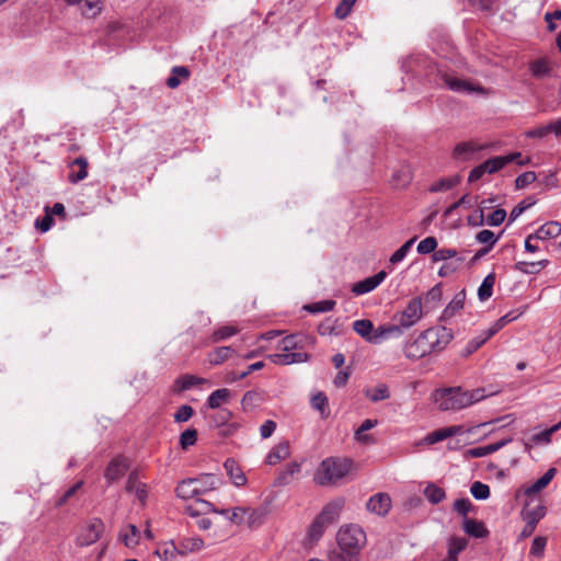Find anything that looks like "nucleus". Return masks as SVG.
<instances>
[{
    "mask_svg": "<svg viewBox=\"0 0 561 561\" xmlns=\"http://www.w3.org/2000/svg\"><path fill=\"white\" fill-rule=\"evenodd\" d=\"M484 398L483 390L477 389L472 391L462 390L461 388H448L436 392L435 401L442 411H458Z\"/></svg>",
    "mask_w": 561,
    "mask_h": 561,
    "instance_id": "nucleus-1",
    "label": "nucleus"
},
{
    "mask_svg": "<svg viewBox=\"0 0 561 561\" xmlns=\"http://www.w3.org/2000/svg\"><path fill=\"white\" fill-rule=\"evenodd\" d=\"M353 468V462L346 458L329 457L320 463L314 474V481L319 485L337 484Z\"/></svg>",
    "mask_w": 561,
    "mask_h": 561,
    "instance_id": "nucleus-2",
    "label": "nucleus"
},
{
    "mask_svg": "<svg viewBox=\"0 0 561 561\" xmlns=\"http://www.w3.org/2000/svg\"><path fill=\"white\" fill-rule=\"evenodd\" d=\"M337 547L343 550L354 551L359 554V551L366 545L367 538L363 528L358 525L350 524L340 528L336 535Z\"/></svg>",
    "mask_w": 561,
    "mask_h": 561,
    "instance_id": "nucleus-3",
    "label": "nucleus"
},
{
    "mask_svg": "<svg viewBox=\"0 0 561 561\" xmlns=\"http://www.w3.org/2000/svg\"><path fill=\"white\" fill-rule=\"evenodd\" d=\"M423 316V299L422 297H414L408 302L407 307L402 311H399L393 316L392 321L399 322L401 327L409 330L419 323Z\"/></svg>",
    "mask_w": 561,
    "mask_h": 561,
    "instance_id": "nucleus-4",
    "label": "nucleus"
},
{
    "mask_svg": "<svg viewBox=\"0 0 561 561\" xmlns=\"http://www.w3.org/2000/svg\"><path fill=\"white\" fill-rule=\"evenodd\" d=\"M493 146L488 142H478L476 140H468L458 142L453 149L451 156L455 160L466 162L479 158V153L483 150H489Z\"/></svg>",
    "mask_w": 561,
    "mask_h": 561,
    "instance_id": "nucleus-5",
    "label": "nucleus"
},
{
    "mask_svg": "<svg viewBox=\"0 0 561 561\" xmlns=\"http://www.w3.org/2000/svg\"><path fill=\"white\" fill-rule=\"evenodd\" d=\"M514 157L497 156L485 160L473 168L468 176L469 182L479 181L484 174H494L501 171L505 165L513 162Z\"/></svg>",
    "mask_w": 561,
    "mask_h": 561,
    "instance_id": "nucleus-6",
    "label": "nucleus"
},
{
    "mask_svg": "<svg viewBox=\"0 0 561 561\" xmlns=\"http://www.w3.org/2000/svg\"><path fill=\"white\" fill-rule=\"evenodd\" d=\"M103 531L104 523L100 518H93L80 529L77 545L80 547L91 546L100 539Z\"/></svg>",
    "mask_w": 561,
    "mask_h": 561,
    "instance_id": "nucleus-7",
    "label": "nucleus"
},
{
    "mask_svg": "<svg viewBox=\"0 0 561 561\" xmlns=\"http://www.w3.org/2000/svg\"><path fill=\"white\" fill-rule=\"evenodd\" d=\"M443 81L445 85L457 93L462 94H488V90L483 88L482 85L476 84L469 80L460 79L458 77L451 76V75H444Z\"/></svg>",
    "mask_w": 561,
    "mask_h": 561,
    "instance_id": "nucleus-8",
    "label": "nucleus"
},
{
    "mask_svg": "<svg viewBox=\"0 0 561 561\" xmlns=\"http://www.w3.org/2000/svg\"><path fill=\"white\" fill-rule=\"evenodd\" d=\"M425 336L432 343L434 352H440L451 342L454 333L446 327H436L425 330Z\"/></svg>",
    "mask_w": 561,
    "mask_h": 561,
    "instance_id": "nucleus-9",
    "label": "nucleus"
},
{
    "mask_svg": "<svg viewBox=\"0 0 561 561\" xmlns=\"http://www.w3.org/2000/svg\"><path fill=\"white\" fill-rule=\"evenodd\" d=\"M431 344L432 343H430L428 337L425 336V331H423L412 343L405 346L404 355L410 359L422 358L434 353Z\"/></svg>",
    "mask_w": 561,
    "mask_h": 561,
    "instance_id": "nucleus-10",
    "label": "nucleus"
},
{
    "mask_svg": "<svg viewBox=\"0 0 561 561\" xmlns=\"http://www.w3.org/2000/svg\"><path fill=\"white\" fill-rule=\"evenodd\" d=\"M561 428V421L543 431L531 434L529 437L523 439V445L526 451H529L533 447L548 445L551 442V436Z\"/></svg>",
    "mask_w": 561,
    "mask_h": 561,
    "instance_id": "nucleus-11",
    "label": "nucleus"
},
{
    "mask_svg": "<svg viewBox=\"0 0 561 561\" xmlns=\"http://www.w3.org/2000/svg\"><path fill=\"white\" fill-rule=\"evenodd\" d=\"M387 273L385 271H380L374 276L367 277L360 282H357L353 285L352 291L356 296H360L364 294H368L377 288L386 278Z\"/></svg>",
    "mask_w": 561,
    "mask_h": 561,
    "instance_id": "nucleus-12",
    "label": "nucleus"
},
{
    "mask_svg": "<svg viewBox=\"0 0 561 561\" xmlns=\"http://www.w3.org/2000/svg\"><path fill=\"white\" fill-rule=\"evenodd\" d=\"M128 470V463L124 457H115L113 458L104 473V477L108 484L117 481L122 477L125 476Z\"/></svg>",
    "mask_w": 561,
    "mask_h": 561,
    "instance_id": "nucleus-13",
    "label": "nucleus"
},
{
    "mask_svg": "<svg viewBox=\"0 0 561 561\" xmlns=\"http://www.w3.org/2000/svg\"><path fill=\"white\" fill-rule=\"evenodd\" d=\"M344 505L345 500L343 497L334 499L323 507L318 517L328 525L333 524L339 519Z\"/></svg>",
    "mask_w": 561,
    "mask_h": 561,
    "instance_id": "nucleus-14",
    "label": "nucleus"
},
{
    "mask_svg": "<svg viewBox=\"0 0 561 561\" xmlns=\"http://www.w3.org/2000/svg\"><path fill=\"white\" fill-rule=\"evenodd\" d=\"M366 507L371 513L385 516L391 508V499L387 493H377L368 500Z\"/></svg>",
    "mask_w": 561,
    "mask_h": 561,
    "instance_id": "nucleus-15",
    "label": "nucleus"
},
{
    "mask_svg": "<svg viewBox=\"0 0 561 561\" xmlns=\"http://www.w3.org/2000/svg\"><path fill=\"white\" fill-rule=\"evenodd\" d=\"M270 359L276 365H290L304 363L308 359V354L302 352L283 351L282 353L271 354Z\"/></svg>",
    "mask_w": 561,
    "mask_h": 561,
    "instance_id": "nucleus-16",
    "label": "nucleus"
},
{
    "mask_svg": "<svg viewBox=\"0 0 561 561\" xmlns=\"http://www.w3.org/2000/svg\"><path fill=\"white\" fill-rule=\"evenodd\" d=\"M463 531L477 539L486 538L490 535L489 529L482 520L465 517L462 520Z\"/></svg>",
    "mask_w": 561,
    "mask_h": 561,
    "instance_id": "nucleus-17",
    "label": "nucleus"
},
{
    "mask_svg": "<svg viewBox=\"0 0 561 561\" xmlns=\"http://www.w3.org/2000/svg\"><path fill=\"white\" fill-rule=\"evenodd\" d=\"M224 468H225L227 474L229 476L231 482L236 486L240 488V486H244L247 484L248 479H247L244 472L242 471L241 467L234 459H232V458L226 459V461L224 462Z\"/></svg>",
    "mask_w": 561,
    "mask_h": 561,
    "instance_id": "nucleus-18",
    "label": "nucleus"
},
{
    "mask_svg": "<svg viewBox=\"0 0 561 561\" xmlns=\"http://www.w3.org/2000/svg\"><path fill=\"white\" fill-rule=\"evenodd\" d=\"M88 176V160L83 157L76 158L69 163L68 179L71 183H78Z\"/></svg>",
    "mask_w": 561,
    "mask_h": 561,
    "instance_id": "nucleus-19",
    "label": "nucleus"
},
{
    "mask_svg": "<svg viewBox=\"0 0 561 561\" xmlns=\"http://www.w3.org/2000/svg\"><path fill=\"white\" fill-rule=\"evenodd\" d=\"M126 490L134 493L141 504H145L148 497V486L139 481L136 472H131L126 483Z\"/></svg>",
    "mask_w": 561,
    "mask_h": 561,
    "instance_id": "nucleus-20",
    "label": "nucleus"
},
{
    "mask_svg": "<svg viewBox=\"0 0 561 561\" xmlns=\"http://www.w3.org/2000/svg\"><path fill=\"white\" fill-rule=\"evenodd\" d=\"M466 299V293L465 290L458 291L453 300L447 305V307L444 309L440 319L443 321H447L450 318H453L460 309L463 308Z\"/></svg>",
    "mask_w": 561,
    "mask_h": 561,
    "instance_id": "nucleus-21",
    "label": "nucleus"
},
{
    "mask_svg": "<svg viewBox=\"0 0 561 561\" xmlns=\"http://www.w3.org/2000/svg\"><path fill=\"white\" fill-rule=\"evenodd\" d=\"M197 479L190 478L179 483L175 489L176 495L183 500H190L198 496L196 484Z\"/></svg>",
    "mask_w": 561,
    "mask_h": 561,
    "instance_id": "nucleus-22",
    "label": "nucleus"
},
{
    "mask_svg": "<svg viewBox=\"0 0 561 561\" xmlns=\"http://www.w3.org/2000/svg\"><path fill=\"white\" fill-rule=\"evenodd\" d=\"M536 240H549L561 234V224L549 221L542 225L535 233Z\"/></svg>",
    "mask_w": 561,
    "mask_h": 561,
    "instance_id": "nucleus-23",
    "label": "nucleus"
},
{
    "mask_svg": "<svg viewBox=\"0 0 561 561\" xmlns=\"http://www.w3.org/2000/svg\"><path fill=\"white\" fill-rule=\"evenodd\" d=\"M231 394V390L227 388L217 389L208 396L206 405L213 410L219 409L222 403H227L230 400Z\"/></svg>",
    "mask_w": 561,
    "mask_h": 561,
    "instance_id": "nucleus-24",
    "label": "nucleus"
},
{
    "mask_svg": "<svg viewBox=\"0 0 561 561\" xmlns=\"http://www.w3.org/2000/svg\"><path fill=\"white\" fill-rule=\"evenodd\" d=\"M289 454L288 443H279L267 454L265 462L270 466H274L279 461L288 458Z\"/></svg>",
    "mask_w": 561,
    "mask_h": 561,
    "instance_id": "nucleus-25",
    "label": "nucleus"
},
{
    "mask_svg": "<svg viewBox=\"0 0 561 561\" xmlns=\"http://www.w3.org/2000/svg\"><path fill=\"white\" fill-rule=\"evenodd\" d=\"M557 469L550 468L548 469L542 477H540L538 480H536L531 485L527 486L525 489V494L527 495H534L540 492L542 489H545L553 479L556 476Z\"/></svg>",
    "mask_w": 561,
    "mask_h": 561,
    "instance_id": "nucleus-26",
    "label": "nucleus"
},
{
    "mask_svg": "<svg viewBox=\"0 0 561 561\" xmlns=\"http://www.w3.org/2000/svg\"><path fill=\"white\" fill-rule=\"evenodd\" d=\"M529 71L536 79L549 77L552 69L547 58H539L529 65Z\"/></svg>",
    "mask_w": 561,
    "mask_h": 561,
    "instance_id": "nucleus-27",
    "label": "nucleus"
},
{
    "mask_svg": "<svg viewBox=\"0 0 561 561\" xmlns=\"http://www.w3.org/2000/svg\"><path fill=\"white\" fill-rule=\"evenodd\" d=\"M468 546V540L463 537H450L447 541V557L458 561V556Z\"/></svg>",
    "mask_w": 561,
    "mask_h": 561,
    "instance_id": "nucleus-28",
    "label": "nucleus"
},
{
    "mask_svg": "<svg viewBox=\"0 0 561 561\" xmlns=\"http://www.w3.org/2000/svg\"><path fill=\"white\" fill-rule=\"evenodd\" d=\"M196 479L198 481V483L196 484L198 495L217 489L221 482L220 479L215 474H204Z\"/></svg>",
    "mask_w": 561,
    "mask_h": 561,
    "instance_id": "nucleus-29",
    "label": "nucleus"
},
{
    "mask_svg": "<svg viewBox=\"0 0 561 561\" xmlns=\"http://www.w3.org/2000/svg\"><path fill=\"white\" fill-rule=\"evenodd\" d=\"M204 382V378L194 375H183L175 380L174 391L182 392Z\"/></svg>",
    "mask_w": 561,
    "mask_h": 561,
    "instance_id": "nucleus-30",
    "label": "nucleus"
},
{
    "mask_svg": "<svg viewBox=\"0 0 561 561\" xmlns=\"http://www.w3.org/2000/svg\"><path fill=\"white\" fill-rule=\"evenodd\" d=\"M365 397L371 402H379L390 398V391L386 383H379L374 388L364 390Z\"/></svg>",
    "mask_w": 561,
    "mask_h": 561,
    "instance_id": "nucleus-31",
    "label": "nucleus"
},
{
    "mask_svg": "<svg viewBox=\"0 0 561 561\" xmlns=\"http://www.w3.org/2000/svg\"><path fill=\"white\" fill-rule=\"evenodd\" d=\"M190 71L186 67L183 66H175L172 68L170 77L167 79V85L170 89L178 88L182 80L188 79Z\"/></svg>",
    "mask_w": 561,
    "mask_h": 561,
    "instance_id": "nucleus-32",
    "label": "nucleus"
},
{
    "mask_svg": "<svg viewBox=\"0 0 561 561\" xmlns=\"http://www.w3.org/2000/svg\"><path fill=\"white\" fill-rule=\"evenodd\" d=\"M203 546H204V541L202 538L187 537V538H183L181 540L180 546L176 549L179 550V552L181 554H186V553H191V552L201 550L203 548Z\"/></svg>",
    "mask_w": 561,
    "mask_h": 561,
    "instance_id": "nucleus-33",
    "label": "nucleus"
},
{
    "mask_svg": "<svg viewBox=\"0 0 561 561\" xmlns=\"http://www.w3.org/2000/svg\"><path fill=\"white\" fill-rule=\"evenodd\" d=\"M300 470H301L300 463H298L296 461L288 463L286 469L283 472H280L278 474V477L276 478V484L282 485V486L289 484L291 481V478L296 473H299Z\"/></svg>",
    "mask_w": 561,
    "mask_h": 561,
    "instance_id": "nucleus-34",
    "label": "nucleus"
},
{
    "mask_svg": "<svg viewBox=\"0 0 561 561\" xmlns=\"http://www.w3.org/2000/svg\"><path fill=\"white\" fill-rule=\"evenodd\" d=\"M495 284V275L490 273L484 277L478 288V297L481 301L488 300L493 294V286Z\"/></svg>",
    "mask_w": 561,
    "mask_h": 561,
    "instance_id": "nucleus-35",
    "label": "nucleus"
},
{
    "mask_svg": "<svg viewBox=\"0 0 561 561\" xmlns=\"http://www.w3.org/2000/svg\"><path fill=\"white\" fill-rule=\"evenodd\" d=\"M424 495L432 504H438L446 497L444 489L436 485L435 483H428L425 486Z\"/></svg>",
    "mask_w": 561,
    "mask_h": 561,
    "instance_id": "nucleus-36",
    "label": "nucleus"
},
{
    "mask_svg": "<svg viewBox=\"0 0 561 561\" xmlns=\"http://www.w3.org/2000/svg\"><path fill=\"white\" fill-rule=\"evenodd\" d=\"M233 353V348L230 346H220L215 348L208 354V360L211 365H220L225 360H227L231 354Z\"/></svg>",
    "mask_w": 561,
    "mask_h": 561,
    "instance_id": "nucleus-37",
    "label": "nucleus"
},
{
    "mask_svg": "<svg viewBox=\"0 0 561 561\" xmlns=\"http://www.w3.org/2000/svg\"><path fill=\"white\" fill-rule=\"evenodd\" d=\"M459 182H460L459 175H455L451 178H444V179H440V180L436 181L435 183H433L430 186V192H432V193L446 192V191H449L453 187H455Z\"/></svg>",
    "mask_w": 561,
    "mask_h": 561,
    "instance_id": "nucleus-38",
    "label": "nucleus"
},
{
    "mask_svg": "<svg viewBox=\"0 0 561 561\" xmlns=\"http://www.w3.org/2000/svg\"><path fill=\"white\" fill-rule=\"evenodd\" d=\"M476 239L478 242L486 244V247L481 251L482 254H485L494 247L499 237H496L493 231L484 229L477 233Z\"/></svg>",
    "mask_w": 561,
    "mask_h": 561,
    "instance_id": "nucleus-39",
    "label": "nucleus"
},
{
    "mask_svg": "<svg viewBox=\"0 0 561 561\" xmlns=\"http://www.w3.org/2000/svg\"><path fill=\"white\" fill-rule=\"evenodd\" d=\"M239 331L240 329L234 325H224L214 331V333L210 336V340L214 343L225 341L238 334Z\"/></svg>",
    "mask_w": 561,
    "mask_h": 561,
    "instance_id": "nucleus-40",
    "label": "nucleus"
},
{
    "mask_svg": "<svg viewBox=\"0 0 561 561\" xmlns=\"http://www.w3.org/2000/svg\"><path fill=\"white\" fill-rule=\"evenodd\" d=\"M374 324L370 320L362 319L353 322V330L367 342L373 334Z\"/></svg>",
    "mask_w": 561,
    "mask_h": 561,
    "instance_id": "nucleus-41",
    "label": "nucleus"
},
{
    "mask_svg": "<svg viewBox=\"0 0 561 561\" xmlns=\"http://www.w3.org/2000/svg\"><path fill=\"white\" fill-rule=\"evenodd\" d=\"M546 507L537 505L536 507L523 512V519L537 526V524L545 517Z\"/></svg>",
    "mask_w": 561,
    "mask_h": 561,
    "instance_id": "nucleus-42",
    "label": "nucleus"
},
{
    "mask_svg": "<svg viewBox=\"0 0 561 561\" xmlns=\"http://www.w3.org/2000/svg\"><path fill=\"white\" fill-rule=\"evenodd\" d=\"M121 536L126 547H135L140 541V530L135 525H128L127 530Z\"/></svg>",
    "mask_w": 561,
    "mask_h": 561,
    "instance_id": "nucleus-43",
    "label": "nucleus"
},
{
    "mask_svg": "<svg viewBox=\"0 0 561 561\" xmlns=\"http://www.w3.org/2000/svg\"><path fill=\"white\" fill-rule=\"evenodd\" d=\"M416 241V237L404 242L389 259L390 264L396 265L402 262L410 250L412 249L414 242Z\"/></svg>",
    "mask_w": 561,
    "mask_h": 561,
    "instance_id": "nucleus-44",
    "label": "nucleus"
},
{
    "mask_svg": "<svg viewBox=\"0 0 561 561\" xmlns=\"http://www.w3.org/2000/svg\"><path fill=\"white\" fill-rule=\"evenodd\" d=\"M335 305L336 302L334 300L328 299L306 305L304 308L310 313H321L331 311Z\"/></svg>",
    "mask_w": 561,
    "mask_h": 561,
    "instance_id": "nucleus-45",
    "label": "nucleus"
},
{
    "mask_svg": "<svg viewBox=\"0 0 561 561\" xmlns=\"http://www.w3.org/2000/svg\"><path fill=\"white\" fill-rule=\"evenodd\" d=\"M262 397L261 393L255 390L247 391L242 399H241V405L244 411L251 410L259 405Z\"/></svg>",
    "mask_w": 561,
    "mask_h": 561,
    "instance_id": "nucleus-46",
    "label": "nucleus"
},
{
    "mask_svg": "<svg viewBox=\"0 0 561 561\" xmlns=\"http://www.w3.org/2000/svg\"><path fill=\"white\" fill-rule=\"evenodd\" d=\"M489 339H491V336H489L486 330L481 332L478 336L473 337L467 343L465 347V354L470 355L478 351Z\"/></svg>",
    "mask_w": 561,
    "mask_h": 561,
    "instance_id": "nucleus-47",
    "label": "nucleus"
},
{
    "mask_svg": "<svg viewBox=\"0 0 561 561\" xmlns=\"http://www.w3.org/2000/svg\"><path fill=\"white\" fill-rule=\"evenodd\" d=\"M264 367V362H256L248 366L247 370H243L240 374L231 373L227 377V382H234L241 379H244L251 373L260 370Z\"/></svg>",
    "mask_w": 561,
    "mask_h": 561,
    "instance_id": "nucleus-48",
    "label": "nucleus"
},
{
    "mask_svg": "<svg viewBox=\"0 0 561 561\" xmlns=\"http://www.w3.org/2000/svg\"><path fill=\"white\" fill-rule=\"evenodd\" d=\"M196 505L199 507H187V512L193 517H198L201 514H206L208 512H217V508H215V506L211 503L204 500H197Z\"/></svg>",
    "mask_w": 561,
    "mask_h": 561,
    "instance_id": "nucleus-49",
    "label": "nucleus"
},
{
    "mask_svg": "<svg viewBox=\"0 0 561 561\" xmlns=\"http://www.w3.org/2000/svg\"><path fill=\"white\" fill-rule=\"evenodd\" d=\"M311 405L314 410L321 413L322 417H327L329 412L327 411L328 398L323 392H318L311 399Z\"/></svg>",
    "mask_w": 561,
    "mask_h": 561,
    "instance_id": "nucleus-50",
    "label": "nucleus"
},
{
    "mask_svg": "<svg viewBox=\"0 0 561 561\" xmlns=\"http://www.w3.org/2000/svg\"><path fill=\"white\" fill-rule=\"evenodd\" d=\"M470 492L476 500H486L490 496V488L480 481H476L471 484Z\"/></svg>",
    "mask_w": 561,
    "mask_h": 561,
    "instance_id": "nucleus-51",
    "label": "nucleus"
},
{
    "mask_svg": "<svg viewBox=\"0 0 561 561\" xmlns=\"http://www.w3.org/2000/svg\"><path fill=\"white\" fill-rule=\"evenodd\" d=\"M358 556L354 551L343 550L341 548H337L336 550H333L330 554L331 561H358Z\"/></svg>",
    "mask_w": 561,
    "mask_h": 561,
    "instance_id": "nucleus-52",
    "label": "nucleus"
},
{
    "mask_svg": "<svg viewBox=\"0 0 561 561\" xmlns=\"http://www.w3.org/2000/svg\"><path fill=\"white\" fill-rule=\"evenodd\" d=\"M547 546V538L543 536H537L534 538L529 553L535 558L543 557L545 549Z\"/></svg>",
    "mask_w": 561,
    "mask_h": 561,
    "instance_id": "nucleus-53",
    "label": "nucleus"
},
{
    "mask_svg": "<svg viewBox=\"0 0 561 561\" xmlns=\"http://www.w3.org/2000/svg\"><path fill=\"white\" fill-rule=\"evenodd\" d=\"M82 12L87 18H93L101 11L100 0H82Z\"/></svg>",
    "mask_w": 561,
    "mask_h": 561,
    "instance_id": "nucleus-54",
    "label": "nucleus"
},
{
    "mask_svg": "<svg viewBox=\"0 0 561 561\" xmlns=\"http://www.w3.org/2000/svg\"><path fill=\"white\" fill-rule=\"evenodd\" d=\"M437 248V240L434 237H427L420 241L417 244V252L420 254H430L434 253Z\"/></svg>",
    "mask_w": 561,
    "mask_h": 561,
    "instance_id": "nucleus-55",
    "label": "nucleus"
},
{
    "mask_svg": "<svg viewBox=\"0 0 561 561\" xmlns=\"http://www.w3.org/2000/svg\"><path fill=\"white\" fill-rule=\"evenodd\" d=\"M357 0H342L335 8V16L340 20L347 18Z\"/></svg>",
    "mask_w": 561,
    "mask_h": 561,
    "instance_id": "nucleus-56",
    "label": "nucleus"
},
{
    "mask_svg": "<svg viewBox=\"0 0 561 561\" xmlns=\"http://www.w3.org/2000/svg\"><path fill=\"white\" fill-rule=\"evenodd\" d=\"M197 440V431L194 428H187L185 430L180 437V444L183 449L188 448L190 446H193Z\"/></svg>",
    "mask_w": 561,
    "mask_h": 561,
    "instance_id": "nucleus-57",
    "label": "nucleus"
},
{
    "mask_svg": "<svg viewBox=\"0 0 561 561\" xmlns=\"http://www.w3.org/2000/svg\"><path fill=\"white\" fill-rule=\"evenodd\" d=\"M48 209H49V207H46L45 208L46 215L43 216V217H38L35 220V227L41 232H47L51 228V226H53L54 219L51 217V214H49Z\"/></svg>",
    "mask_w": 561,
    "mask_h": 561,
    "instance_id": "nucleus-58",
    "label": "nucleus"
},
{
    "mask_svg": "<svg viewBox=\"0 0 561 561\" xmlns=\"http://www.w3.org/2000/svg\"><path fill=\"white\" fill-rule=\"evenodd\" d=\"M232 417V413L228 409H221L211 415L210 420L215 426H221L228 423Z\"/></svg>",
    "mask_w": 561,
    "mask_h": 561,
    "instance_id": "nucleus-59",
    "label": "nucleus"
},
{
    "mask_svg": "<svg viewBox=\"0 0 561 561\" xmlns=\"http://www.w3.org/2000/svg\"><path fill=\"white\" fill-rule=\"evenodd\" d=\"M446 438H448L447 428L443 427V428H438V430L433 431L430 434H427L426 437L424 438V442L427 445H433V444L442 442Z\"/></svg>",
    "mask_w": 561,
    "mask_h": 561,
    "instance_id": "nucleus-60",
    "label": "nucleus"
},
{
    "mask_svg": "<svg viewBox=\"0 0 561 561\" xmlns=\"http://www.w3.org/2000/svg\"><path fill=\"white\" fill-rule=\"evenodd\" d=\"M471 508H472V503L467 497L458 499L454 502L455 512H457L459 515L463 516V518L467 517V514L471 511Z\"/></svg>",
    "mask_w": 561,
    "mask_h": 561,
    "instance_id": "nucleus-61",
    "label": "nucleus"
},
{
    "mask_svg": "<svg viewBox=\"0 0 561 561\" xmlns=\"http://www.w3.org/2000/svg\"><path fill=\"white\" fill-rule=\"evenodd\" d=\"M194 414V410L191 405H181L174 414V421L178 423L187 422Z\"/></svg>",
    "mask_w": 561,
    "mask_h": 561,
    "instance_id": "nucleus-62",
    "label": "nucleus"
},
{
    "mask_svg": "<svg viewBox=\"0 0 561 561\" xmlns=\"http://www.w3.org/2000/svg\"><path fill=\"white\" fill-rule=\"evenodd\" d=\"M328 524L321 520L319 517L312 523L309 529V536L312 540H318L324 533V528Z\"/></svg>",
    "mask_w": 561,
    "mask_h": 561,
    "instance_id": "nucleus-63",
    "label": "nucleus"
},
{
    "mask_svg": "<svg viewBox=\"0 0 561 561\" xmlns=\"http://www.w3.org/2000/svg\"><path fill=\"white\" fill-rule=\"evenodd\" d=\"M536 173L533 171H527L518 175L515 180V186L517 188H525L529 184L536 181Z\"/></svg>",
    "mask_w": 561,
    "mask_h": 561,
    "instance_id": "nucleus-64",
    "label": "nucleus"
}]
</instances>
